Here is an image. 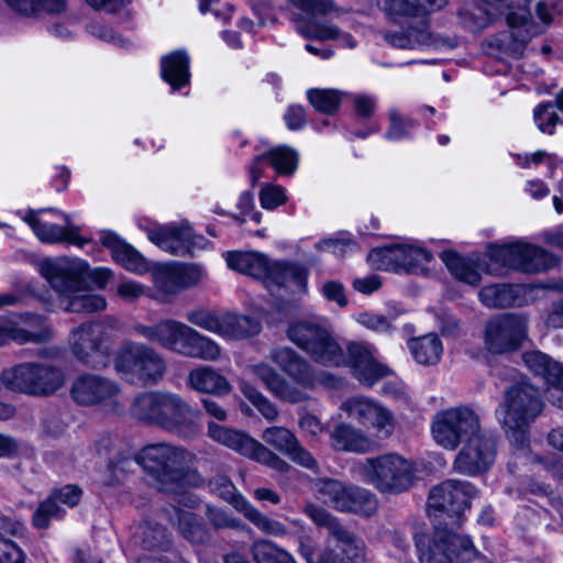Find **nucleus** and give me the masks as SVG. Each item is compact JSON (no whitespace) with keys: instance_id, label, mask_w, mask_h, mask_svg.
Listing matches in <instances>:
<instances>
[{"instance_id":"c756f323","label":"nucleus","mask_w":563,"mask_h":563,"mask_svg":"<svg viewBox=\"0 0 563 563\" xmlns=\"http://www.w3.org/2000/svg\"><path fill=\"white\" fill-rule=\"evenodd\" d=\"M299 154L288 145H278L269 148L253 158L249 172L252 185L262 177V164L267 163L279 175L290 176L298 167Z\"/></svg>"},{"instance_id":"c85d7f7f","label":"nucleus","mask_w":563,"mask_h":563,"mask_svg":"<svg viewBox=\"0 0 563 563\" xmlns=\"http://www.w3.org/2000/svg\"><path fill=\"white\" fill-rule=\"evenodd\" d=\"M262 440L302 467L313 470L318 466L311 453L307 451L300 444L296 435L285 427L275 426L266 428L262 433Z\"/></svg>"},{"instance_id":"79ce46f5","label":"nucleus","mask_w":563,"mask_h":563,"mask_svg":"<svg viewBox=\"0 0 563 563\" xmlns=\"http://www.w3.org/2000/svg\"><path fill=\"white\" fill-rule=\"evenodd\" d=\"M224 257L231 269L254 278H264L267 271L268 258L260 253L230 251Z\"/></svg>"},{"instance_id":"393cba45","label":"nucleus","mask_w":563,"mask_h":563,"mask_svg":"<svg viewBox=\"0 0 563 563\" xmlns=\"http://www.w3.org/2000/svg\"><path fill=\"white\" fill-rule=\"evenodd\" d=\"M341 409L364 428L373 429L380 439L388 438L394 431L391 413L369 398H350L342 404Z\"/></svg>"},{"instance_id":"423d86ee","label":"nucleus","mask_w":563,"mask_h":563,"mask_svg":"<svg viewBox=\"0 0 563 563\" xmlns=\"http://www.w3.org/2000/svg\"><path fill=\"white\" fill-rule=\"evenodd\" d=\"M485 271L489 275L499 276L505 269L526 274L545 272L558 264V258L544 249L525 242L494 245L488 251Z\"/></svg>"},{"instance_id":"603ef678","label":"nucleus","mask_w":563,"mask_h":563,"mask_svg":"<svg viewBox=\"0 0 563 563\" xmlns=\"http://www.w3.org/2000/svg\"><path fill=\"white\" fill-rule=\"evenodd\" d=\"M240 390L267 421L277 419L278 410L275 405L254 386L242 380L240 383Z\"/></svg>"},{"instance_id":"a18cd8bd","label":"nucleus","mask_w":563,"mask_h":563,"mask_svg":"<svg viewBox=\"0 0 563 563\" xmlns=\"http://www.w3.org/2000/svg\"><path fill=\"white\" fill-rule=\"evenodd\" d=\"M261 322L250 316L225 313L223 314L221 336L229 339H245L261 332Z\"/></svg>"},{"instance_id":"864d4df0","label":"nucleus","mask_w":563,"mask_h":563,"mask_svg":"<svg viewBox=\"0 0 563 563\" xmlns=\"http://www.w3.org/2000/svg\"><path fill=\"white\" fill-rule=\"evenodd\" d=\"M65 510L56 503L51 495L44 499L32 516L33 526L37 529H46L49 526L51 520L63 518Z\"/></svg>"},{"instance_id":"20e7f679","label":"nucleus","mask_w":563,"mask_h":563,"mask_svg":"<svg viewBox=\"0 0 563 563\" xmlns=\"http://www.w3.org/2000/svg\"><path fill=\"white\" fill-rule=\"evenodd\" d=\"M131 330L134 334L185 357L214 362L221 355V347L217 342L174 319H162L154 324L135 323Z\"/></svg>"},{"instance_id":"bf43d9fd","label":"nucleus","mask_w":563,"mask_h":563,"mask_svg":"<svg viewBox=\"0 0 563 563\" xmlns=\"http://www.w3.org/2000/svg\"><path fill=\"white\" fill-rule=\"evenodd\" d=\"M377 5L390 18H419L416 0H377Z\"/></svg>"},{"instance_id":"0e129e2a","label":"nucleus","mask_w":563,"mask_h":563,"mask_svg":"<svg viewBox=\"0 0 563 563\" xmlns=\"http://www.w3.org/2000/svg\"><path fill=\"white\" fill-rule=\"evenodd\" d=\"M389 128L386 132L388 140L398 141L408 135L409 129L413 128L415 122L411 119L404 120L397 109L389 110Z\"/></svg>"},{"instance_id":"de8ad7c7","label":"nucleus","mask_w":563,"mask_h":563,"mask_svg":"<svg viewBox=\"0 0 563 563\" xmlns=\"http://www.w3.org/2000/svg\"><path fill=\"white\" fill-rule=\"evenodd\" d=\"M251 554L255 563H296L289 552L265 539L252 543Z\"/></svg>"},{"instance_id":"a211bd4d","label":"nucleus","mask_w":563,"mask_h":563,"mask_svg":"<svg viewBox=\"0 0 563 563\" xmlns=\"http://www.w3.org/2000/svg\"><path fill=\"white\" fill-rule=\"evenodd\" d=\"M432 257V254L422 246L402 243L374 249L369 252L367 261L378 271L420 274L427 271Z\"/></svg>"},{"instance_id":"f3484780","label":"nucleus","mask_w":563,"mask_h":563,"mask_svg":"<svg viewBox=\"0 0 563 563\" xmlns=\"http://www.w3.org/2000/svg\"><path fill=\"white\" fill-rule=\"evenodd\" d=\"M208 434L216 442L275 471L284 473L290 468L286 461L247 433L210 422Z\"/></svg>"},{"instance_id":"8fccbe9b","label":"nucleus","mask_w":563,"mask_h":563,"mask_svg":"<svg viewBox=\"0 0 563 563\" xmlns=\"http://www.w3.org/2000/svg\"><path fill=\"white\" fill-rule=\"evenodd\" d=\"M343 92L335 89H309L307 97L312 107L322 113L333 114L341 104Z\"/></svg>"},{"instance_id":"ddd939ff","label":"nucleus","mask_w":563,"mask_h":563,"mask_svg":"<svg viewBox=\"0 0 563 563\" xmlns=\"http://www.w3.org/2000/svg\"><path fill=\"white\" fill-rule=\"evenodd\" d=\"M114 366L118 372L150 385L157 384L167 371L163 354L151 345L134 341H126L121 346Z\"/></svg>"},{"instance_id":"ea45409f","label":"nucleus","mask_w":563,"mask_h":563,"mask_svg":"<svg viewBox=\"0 0 563 563\" xmlns=\"http://www.w3.org/2000/svg\"><path fill=\"white\" fill-rule=\"evenodd\" d=\"M297 32L306 38H316L319 41L339 40L350 48L355 47L356 43L350 34H341L339 29L328 22L318 21L316 19L298 20L296 22Z\"/></svg>"},{"instance_id":"13d9d810","label":"nucleus","mask_w":563,"mask_h":563,"mask_svg":"<svg viewBox=\"0 0 563 563\" xmlns=\"http://www.w3.org/2000/svg\"><path fill=\"white\" fill-rule=\"evenodd\" d=\"M506 438L510 442L511 446L517 451H525L529 448L530 444V426L531 422L516 421L515 423H508V420L499 419Z\"/></svg>"},{"instance_id":"338daca9","label":"nucleus","mask_w":563,"mask_h":563,"mask_svg":"<svg viewBox=\"0 0 563 563\" xmlns=\"http://www.w3.org/2000/svg\"><path fill=\"white\" fill-rule=\"evenodd\" d=\"M190 56L186 49H175L161 57L162 70H189Z\"/></svg>"},{"instance_id":"4c0bfd02","label":"nucleus","mask_w":563,"mask_h":563,"mask_svg":"<svg viewBox=\"0 0 563 563\" xmlns=\"http://www.w3.org/2000/svg\"><path fill=\"white\" fill-rule=\"evenodd\" d=\"M330 442L336 451L354 453H367L375 445L362 430L344 422L336 424L330 432Z\"/></svg>"},{"instance_id":"7ed1b4c3","label":"nucleus","mask_w":563,"mask_h":563,"mask_svg":"<svg viewBox=\"0 0 563 563\" xmlns=\"http://www.w3.org/2000/svg\"><path fill=\"white\" fill-rule=\"evenodd\" d=\"M41 274L57 292L62 308L68 312L101 311L107 302L102 296L86 292L87 264L80 260L59 257L45 260Z\"/></svg>"},{"instance_id":"69168bd1","label":"nucleus","mask_w":563,"mask_h":563,"mask_svg":"<svg viewBox=\"0 0 563 563\" xmlns=\"http://www.w3.org/2000/svg\"><path fill=\"white\" fill-rule=\"evenodd\" d=\"M296 539L298 551L307 563H317L320 554L317 553V542L312 539L309 531L300 526L296 531Z\"/></svg>"},{"instance_id":"2f4dec72","label":"nucleus","mask_w":563,"mask_h":563,"mask_svg":"<svg viewBox=\"0 0 563 563\" xmlns=\"http://www.w3.org/2000/svg\"><path fill=\"white\" fill-rule=\"evenodd\" d=\"M166 518L178 533L191 544H206L211 534L205 522L194 512L172 506L165 509Z\"/></svg>"},{"instance_id":"72a5a7b5","label":"nucleus","mask_w":563,"mask_h":563,"mask_svg":"<svg viewBox=\"0 0 563 563\" xmlns=\"http://www.w3.org/2000/svg\"><path fill=\"white\" fill-rule=\"evenodd\" d=\"M195 417L194 409L178 395L163 393L157 426L173 431L191 423Z\"/></svg>"},{"instance_id":"6e6d98bb","label":"nucleus","mask_w":563,"mask_h":563,"mask_svg":"<svg viewBox=\"0 0 563 563\" xmlns=\"http://www.w3.org/2000/svg\"><path fill=\"white\" fill-rule=\"evenodd\" d=\"M205 516L214 530L233 529L243 531L247 527L224 509L207 505Z\"/></svg>"},{"instance_id":"e433bc0d","label":"nucleus","mask_w":563,"mask_h":563,"mask_svg":"<svg viewBox=\"0 0 563 563\" xmlns=\"http://www.w3.org/2000/svg\"><path fill=\"white\" fill-rule=\"evenodd\" d=\"M188 385L199 393L213 396H227L232 386L229 380L211 366L200 365L191 369L187 377Z\"/></svg>"},{"instance_id":"9b49d317","label":"nucleus","mask_w":563,"mask_h":563,"mask_svg":"<svg viewBox=\"0 0 563 563\" xmlns=\"http://www.w3.org/2000/svg\"><path fill=\"white\" fill-rule=\"evenodd\" d=\"M477 489L471 483L445 481L433 487L428 498L429 516L433 523L439 520L442 526L457 528L463 521V515L471 506V499Z\"/></svg>"},{"instance_id":"c9c22d12","label":"nucleus","mask_w":563,"mask_h":563,"mask_svg":"<svg viewBox=\"0 0 563 563\" xmlns=\"http://www.w3.org/2000/svg\"><path fill=\"white\" fill-rule=\"evenodd\" d=\"M267 285L278 287L295 286L305 289L307 283V269L301 265L288 261L267 262V271L264 278Z\"/></svg>"},{"instance_id":"f257e3e1","label":"nucleus","mask_w":563,"mask_h":563,"mask_svg":"<svg viewBox=\"0 0 563 563\" xmlns=\"http://www.w3.org/2000/svg\"><path fill=\"white\" fill-rule=\"evenodd\" d=\"M521 4L507 15L508 30L492 35L482 42V51L490 57L508 63L523 56L528 42L545 31L552 23L555 10L554 0H541L534 12L540 22L532 19L530 11Z\"/></svg>"},{"instance_id":"f704fd0d","label":"nucleus","mask_w":563,"mask_h":563,"mask_svg":"<svg viewBox=\"0 0 563 563\" xmlns=\"http://www.w3.org/2000/svg\"><path fill=\"white\" fill-rule=\"evenodd\" d=\"M100 242L111 251L113 260L125 269L136 274L147 272V261L134 247L126 244L117 234L112 232H103L100 236Z\"/></svg>"},{"instance_id":"4be33fe9","label":"nucleus","mask_w":563,"mask_h":563,"mask_svg":"<svg viewBox=\"0 0 563 563\" xmlns=\"http://www.w3.org/2000/svg\"><path fill=\"white\" fill-rule=\"evenodd\" d=\"M147 238L161 250L174 256H192L196 251L203 250L209 241L196 234L187 221L152 229Z\"/></svg>"},{"instance_id":"bb28decb","label":"nucleus","mask_w":563,"mask_h":563,"mask_svg":"<svg viewBox=\"0 0 563 563\" xmlns=\"http://www.w3.org/2000/svg\"><path fill=\"white\" fill-rule=\"evenodd\" d=\"M10 341L18 344L43 343L49 340L46 318L34 312L14 313L4 319Z\"/></svg>"},{"instance_id":"f8f14e48","label":"nucleus","mask_w":563,"mask_h":563,"mask_svg":"<svg viewBox=\"0 0 563 563\" xmlns=\"http://www.w3.org/2000/svg\"><path fill=\"white\" fill-rule=\"evenodd\" d=\"M289 340L308 353L317 363L340 366L345 363L343 350L330 331L313 321H298L287 330Z\"/></svg>"},{"instance_id":"4d7b16f0","label":"nucleus","mask_w":563,"mask_h":563,"mask_svg":"<svg viewBox=\"0 0 563 563\" xmlns=\"http://www.w3.org/2000/svg\"><path fill=\"white\" fill-rule=\"evenodd\" d=\"M153 283L159 291L167 295L177 294L181 289L174 263L157 267L153 272Z\"/></svg>"},{"instance_id":"b1692460","label":"nucleus","mask_w":563,"mask_h":563,"mask_svg":"<svg viewBox=\"0 0 563 563\" xmlns=\"http://www.w3.org/2000/svg\"><path fill=\"white\" fill-rule=\"evenodd\" d=\"M119 394L120 387L115 382L96 374L78 376L70 387L73 400L80 406L112 405L118 407Z\"/></svg>"},{"instance_id":"774afa93","label":"nucleus","mask_w":563,"mask_h":563,"mask_svg":"<svg viewBox=\"0 0 563 563\" xmlns=\"http://www.w3.org/2000/svg\"><path fill=\"white\" fill-rule=\"evenodd\" d=\"M260 200L264 209H275L286 201L285 191L279 186L267 185L262 188Z\"/></svg>"},{"instance_id":"052dcab7","label":"nucleus","mask_w":563,"mask_h":563,"mask_svg":"<svg viewBox=\"0 0 563 563\" xmlns=\"http://www.w3.org/2000/svg\"><path fill=\"white\" fill-rule=\"evenodd\" d=\"M534 121L540 131L553 134L555 125L560 118L555 110V106L551 102L539 104L533 112Z\"/></svg>"},{"instance_id":"a878e982","label":"nucleus","mask_w":563,"mask_h":563,"mask_svg":"<svg viewBox=\"0 0 563 563\" xmlns=\"http://www.w3.org/2000/svg\"><path fill=\"white\" fill-rule=\"evenodd\" d=\"M347 363L354 376L366 386H373L389 374V368L376 361L375 349L365 342L347 345Z\"/></svg>"},{"instance_id":"9d476101","label":"nucleus","mask_w":563,"mask_h":563,"mask_svg":"<svg viewBox=\"0 0 563 563\" xmlns=\"http://www.w3.org/2000/svg\"><path fill=\"white\" fill-rule=\"evenodd\" d=\"M303 512L318 526L325 528L335 540L318 556L317 563H360L364 558V542L324 508L307 504Z\"/></svg>"},{"instance_id":"5fc2aeb1","label":"nucleus","mask_w":563,"mask_h":563,"mask_svg":"<svg viewBox=\"0 0 563 563\" xmlns=\"http://www.w3.org/2000/svg\"><path fill=\"white\" fill-rule=\"evenodd\" d=\"M186 319L189 323L199 327L206 331L221 335L223 316H219L216 311L199 308L189 311L186 314Z\"/></svg>"},{"instance_id":"58836bf2","label":"nucleus","mask_w":563,"mask_h":563,"mask_svg":"<svg viewBox=\"0 0 563 563\" xmlns=\"http://www.w3.org/2000/svg\"><path fill=\"white\" fill-rule=\"evenodd\" d=\"M521 292L522 288L518 285L493 284L481 289L479 299L489 308L520 307L525 302Z\"/></svg>"},{"instance_id":"4468645a","label":"nucleus","mask_w":563,"mask_h":563,"mask_svg":"<svg viewBox=\"0 0 563 563\" xmlns=\"http://www.w3.org/2000/svg\"><path fill=\"white\" fill-rule=\"evenodd\" d=\"M111 322H90L79 325L70 333L73 353L85 365L106 367L110 361Z\"/></svg>"},{"instance_id":"39448f33","label":"nucleus","mask_w":563,"mask_h":563,"mask_svg":"<svg viewBox=\"0 0 563 563\" xmlns=\"http://www.w3.org/2000/svg\"><path fill=\"white\" fill-rule=\"evenodd\" d=\"M194 455L183 448L167 443L145 445L134 456V461L148 474L157 489L174 494L195 473L191 471Z\"/></svg>"},{"instance_id":"1a4fd4ad","label":"nucleus","mask_w":563,"mask_h":563,"mask_svg":"<svg viewBox=\"0 0 563 563\" xmlns=\"http://www.w3.org/2000/svg\"><path fill=\"white\" fill-rule=\"evenodd\" d=\"M0 380L8 389L31 396L46 397L56 393L65 383L64 372L54 365L25 362L5 368Z\"/></svg>"},{"instance_id":"dca6fc26","label":"nucleus","mask_w":563,"mask_h":563,"mask_svg":"<svg viewBox=\"0 0 563 563\" xmlns=\"http://www.w3.org/2000/svg\"><path fill=\"white\" fill-rule=\"evenodd\" d=\"M481 428L478 416L467 407H455L439 412L431 424L438 445L454 451Z\"/></svg>"},{"instance_id":"6ab92c4d","label":"nucleus","mask_w":563,"mask_h":563,"mask_svg":"<svg viewBox=\"0 0 563 563\" xmlns=\"http://www.w3.org/2000/svg\"><path fill=\"white\" fill-rule=\"evenodd\" d=\"M542 410L543 400L539 389L527 382H519L505 390L497 415L498 419L508 420V423H533Z\"/></svg>"},{"instance_id":"a19ab883","label":"nucleus","mask_w":563,"mask_h":563,"mask_svg":"<svg viewBox=\"0 0 563 563\" xmlns=\"http://www.w3.org/2000/svg\"><path fill=\"white\" fill-rule=\"evenodd\" d=\"M133 542L146 551H167L172 544L167 530L150 520L139 523L133 532Z\"/></svg>"},{"instance_id":"e2e57ef3","label":"nucleus","mask_w":563,"mask_h":563,"mask_svg":"<svg viewBox=\"0 0 563 563\" xmlns=\"http://www.w3.org/2000/svg\"><path fill=\"white\" fill-rule=\"evenodd\" d=\"M174 264L181 289L196 286L205 275V271L199 264Z\"/></svg>"},{"instance_id":"49530a36","label":"nucleus","mask_w":563,"mask_h":563,"mask_svg":"<svg viewBox=\"0 0 563 563\" xmlns=\"http://www.w3.org/2000/svg\"><path fill=\"white\" fill-rule=\"evenodd\" d=\"M163 393H142L134 398L131 412L134 418L141 421L157 424Z\"/></svg>"},{"instance_id":"37998d69","label":"nucleus","mask_w":563,"mask_h":563,"mask_svg":"<svg viewBox=\"0 0 563 563\" xmlns=\"http://www.w3.org/2000/svg\"><path fill=\"white\" fill-rule=\"evenodd\" d=\"M408 347L416 362L427 366L437 364L443 353L442 342L434 333L410 339Z\"/></svg>"},{"instance_id":"2eb2a0df","label":"nucleus","mask_w":563,"mask_h":563,"mask_svg":"<svg viewBox=\"0 0 563 563\" xmlns=\"http://www.w3.org/2000/svg\"><path fill=\"white\" fill-rule=\"evenodd\" d=\"M314 487L317 497L339 511L368 517L377 509L375 495L365 488L331 478L319 479Z\"/></svg>"},{"instance_id":"0eeeda50","label":"nucleus","mask_w":563,"mask_h":563,"mask_svg":"<svg viewBox=\"0 0 563 563\" xmlns=\"http://www.w3.org/2000/svg\"><path fill=\"white\" fill-rule=\"evenodd\" d=\"M353 471L366 484L380 493L400 494L408 490L415 478L412 463L397 453H387L365 459L354 465Z\"/></svg>"},{"instance_id":"aec40b11","label":"nucleus","mask_w":563,"mask_h":563,"mask_svg":"<svg viewBox=\"0 0 563 563\" xmlns=\"http://www.w3.org/2000/svg\"><path fill=\"white\" fill-rule=\"evenodd\" d=\"M210 492L232 505L238 511L266 534L284 537L287 534L285 526L255 508L240 495L231 479L222 474L214 475L209 481Z\"/></svg>"},{"instance_id":"f03ea898","label":"nucleus","mask_w":563,"mask_h":563,"mask_svg":"<svg viewBox=\"0 0 563 563\" xmlns=\"http://www.w3.org/2000/svg\"><path fill=\"white\" fill-rule=\"evenodd\" d=\"M269 358L296 385L289 383L266 363L252 365L250 367L251 373L279 400L290 404L305 401L308 398L305 390L312 389L317 383V376L310 363L287 346L272 349Z\"/></svg>"},{"instance_id":"c03bdc74","label":"nucleus","mask_w":563,"mask_h":563,"mask_svg":"<svg viewBox=\"0 0 563 563\" xmlns=\"http://www.w3.org/2000/svg\"><path fill=\"white\" fill-rule=\"evenodd\" d=\"M440 257L444 262L449 272L457 280L472 286H476L479 284V265H476L472 260L462 257L455 252L451 251L442 252Z\"/></svg>"},{"instance_id":"473e14b6","label":"nucleus","mask_w":563,"mask_h":563,"mask_svg":"<svg viewBox=\"0 0 563 563\" xmlns=\"http://www.w3.org/2000/svg\"><path fill=\"white\" fill-rule=\"evenodd\" d=\"M26 532V527L22 521L0 515V563L25 562L23 550L10 538L23 539Z\"/></svg>"},{"instance_id":"5701e85b","label":"nucleus","mask_w":563,"mask_h":563,"mask_svg":"<svg viewBox=\"0 0 563 563\" xmlns=\"http://www.w3.org/2000/svg\"><path fill=\"white\" fill-rule=\"evenodd\" d=\"M527 332V320L522 316L505 313L490 319L485 325L484 342L494 354L517 350Z\"/></svg>"},{"instance_id":"412c9836","label":"nucleus","mask_w":563,"mask_h":563,"mask_svg":"<svg viewBox=\"0 0 563 563\" xmlns=\"http://www.w3.org/2000/svg\"><path fill=\"white\" fill-rule=\"evenodd\" d=\"M463 443V448L455 456L453 470L465 476L485 473L496 457V438L479 428Z\"/></svg>"},{"instance_id":"3c124183","label":"nucleus","mask_w":563,"mask_h":563,"mask_svg":"<svg viewBox=\"0 0 563 563\" xmlns=\"http://www.w3.org/2000/svg\"><path fill=\"white\" fill-rule=\"evenodd\" d=\"M295 8L311 16L335 15L340 16L345 13V10L340 8L333 0H287Z\"/></svg>"},{"instance_id":"7c9ffc66","label":"nucleus","mask_w":563,"mask_h":563,"mask_svg":"<svg viewBox=\"0 0 563 563\" xmlns=\"http://www.w3.org/2000/svg\"><path fill=\"white\" fill-rule=\"evenodd\" d=\"M383 38L387 44L402 49H416L430 45L432 42L430 21L428 18H418L398 30L384 32Z\"/></svg>"},{"instance_id":"6e6552de","label":"nucleus","mask_w":563,"mask_h":563,"mask_svg":"<svg viewBox=\"0 0 563 563\" xmlns=\"http://www.w3.org/2000/svg\"><path fill=\"white\" fill-rule=\"evenodd\" d=\"M432 534L417 533L416 548L420 563H464L476 556V549L468 537L453 532L454 528L433 523Z\"/></svg>"},{"instance_id":"09e8293b","label":"nucleus","mask_w":563,"mask_h":563,"mask_svg":"<svg viewBox=\"0 0 563 563\" xmlns=\"http://www.w3.org/2000/svg\"><path fill=\"white\" fill-rule=\"evenodd\" d=\"M457 16L460 23L470 32L478 33L487 29L495 21L493 18V13L487 11L482 5H472L465 4L463 5L459 12Z\"/></svg>"},{"instance_id":"680f3d73","label":"nucleus","mask_w":563,"mask_h":563,"mask_svg":"<svg viewBox=\"0 0 563 563\" xmlns=\"http://www.w3.org/2000/svg\"><path fill=\"white\" fill-rule=\"evenodd\" d=\"M476 4L484 7L493 13L495 20L501 15L517 11L521 4H528L529 0H475Z\"/></svg>"},{"instance_id":"cd10ccee","label":"nucleus","mask_w":563,"mask_h":563,"mask_svg":"<svg viewBox=\"0 0 563 563\" xmlns=\"http://www.w3.org/2000/svg\"><path fill=\"white\" fill-rule=\"evenodd\" d=\"M45 210H29L23 220L32 228L34 234L44 243L69 242L73 244H81L79 236V227L74 225L69 216L55 209L47 211L59 213L66 222V227H59L49 223L38 217Z\"/></svg>"}]
</instances>
